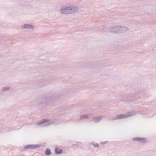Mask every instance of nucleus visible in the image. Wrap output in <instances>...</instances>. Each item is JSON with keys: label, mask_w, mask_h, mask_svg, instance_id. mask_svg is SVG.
I'll return each mask as SVG.
<instances>
[{"label": "nucleus", "mask_w": 156, "mask_h": 156, "mask_svg": "<svg viewBox=\"0 0 156 156\" xmlns=\"http://www.w3.org/2000/svg\"><path fill=\"white\" fill-rule=\"evenodd\" d=\"M78 10L77 7L75 6H67L63 7L60 9L61 13L65 14H69L74 12Z\"/></svg>", "instance_id": "1"}, {"label": "nucleus", "mask_w": 156, "mask_h": 156, "mask_svg": "<svg viewBox=\"0 0 156 156\" xmlns=\"http://www.w3.org/2000/svg\"><path fill=\"white\" fill-rule=\"evenodd\" d=\"M41 147L39 144H28L24 146L23 148L26 150H33L35 148H38Z\"/></svg>", "instance_id": "2"}, {"label": "nucleus", "mask_w": 156, "mask_h": 156, "mask_svg": "<svg viewBox=\"0 0 156 156\" xmlns=\"http://www.w3.org/2000/svg\"><path fill=\"white\" fill-rule=\"evenodd\" d=\"M136 95L134 93H131L125 95V100L130 101L136 99Z\"/></svg>", "instance_id": "3"}, {"label": "nucleus", "mask_w": 156, "mask_h": 156, "mask_svg": "<svg viewBox=\"0 0 156 156\" xmlns=\"http://www.w3.org/2000/svg\"><path fill=\"white\" fill-rule=\"evenodd\" d=\"M132 113L131 112H129L126 114H122L118 115L116 116V119H122L126 118L128 117L132 116Z\"/></svg>", "instance_id": "4"}, {"label": "nucleus", "mask_w": 156, "mask_h": 156, "mask_svg": "<svg viewBox=\"0 0 156 156\" xmlns=\"http://www.w3.org/2000/svg\"><path fill=\"white\" fill-rule=\"evenodd\" d=\"M119 26H116L112 27L110 29V31L114 33H119Z\"/></svg>", "instance_id": "5"}, {"label": "nucleus", "mask_w": 156, "mask_h": 156, "mask_svg": "<svg viewBox=\"0 0 156 156\" xmlns=\"http://www.w3.org/2000/svg\"><path fill=\"white\" fill-rule=\"evenodd\" d=\"M128 28L124 26H119V33L125 32L128 31Z\"/></svg>", "instance_id": "6"}, {"label": "nucleus", "mask_w": 156, "mask_h": 156, "mask_svg": "<svg viewBox=\"0 0 156 156\" xmlns=\"http://www.w3.org/2000/svg\"><path fill=\"white\" fill-rule=\"evenodd\" d=\"M50 121V119H44L43 120H41L39 122L36 123V125H41L44 123L48 122H49Z\"/></svg>", "instance_id": "7"}, {"label": "nucleus", "mask_w": 156, "mask_h": 156, "mask_svg": "<svg viewBox=\"0 0 156 156\" xmlns=\"http://www.w3.org/2000/svg\"><path fill=\"white\" fill-rule=\"evenodd\" d=\"M58 120V119H55L53 121L50 123H48L47 124V126H48L51 124H54L55 125H57L58 124H60Z\"/></svg>", "instance_id": "8"}, {"label": "nucleus", "mask_w": 156, "mask_h": 156, "mask_svg": "<svg viewBox=\"0 0 156 156\" xmlns=\"http://www.w3.org/2000/svg\"><path fill=\"white\" fill-rule=\"evenodd\" d=\"M52 100V97L51 96H47L43 98V100L45 103H49Z\"/></svg>", "instance_id": "9"}, {"label": "nucleus", "mask_w": 156, "mask_h": 156, "mask_svg": "<svg viewBox=\"0 0 156 156\" xmlns=\"http://www.w3.org/2000/svg\"><path fill=\"white\" fill-rule=\"evenodd\" d=\"M102 116H100L96 117H94L93 118V121L96 123L100 121L102 119Z\"/></svg>", "instance_id": "10"}, {"label": "nucleus", "mask_w": 156, "mask_h": 156, "mask_svg": "<svg viewBox=\"0 0 156 156\" xmlns=\"http://www.w3.org/2000/svg\"><path fill=\"white\" fill-rule=\"evenodd\" d=\"M34 27L30 24H24L22 26V28L33 29Z\"/></svg>", "instance_id": "11"}, {"label": "nucleus", "mask_w": 156, "mask_h": 156, "mask_svg": "<svg viewBox=\"0 0 156 156\" xmlns=\"http://www.w3.org/2000/svg\"><path fill=\"white\" fill-rule=\"evenodd\" d=\"M147 141V139L144 137H139V141L142 143H145Z\"/></svg>", "instance_id": "12"}, {"label": "nucleus", "mask_w": 156, "mask_h": 156, "mask_svg": "<svg viewBox=\"0 0 156 156\" xmlns=\"http://www.w3.org/2000/svg\"><path fill=\"white\" fill-rule=\"evenodd\" d=\"M140 88L142 92H143L147 89V85H141L140 87Z\"/></svg>", "instance_id": "13"}, {"label": "nucleus", "mask_w": 156, "mask_h": 156, "mask_svg": "<svg viewBox=\"0 0 156 156\" xmlns=\"http://www.w3.org/2000/svg\"><path fill=\"white\" fill-rule=\"evenodd\" d=\"M10 87H2V91L3 92H5L9 90Z\"/></svg>", "instance_id": "14"}, {"label": "nucleus", "mask_w": 156, "mask_h": 156, "mask_svg": "<svg viewBox=\"0 0 156 156\" xmlns=\"http://www.w3.org/2000/svg\"><path fill=\"white\" fill-rule=\"evenodd\" d=\"M45 154L46 155H49L51 154L50 150L49 148H47L45 151Z\"/></svg>", "instance_id": "15"}, {"label": "nucleus", "mask_w": 156, "mask_h": 156, "mask_svg": "<svg viewBox=\"0 0 156 156\" xmlns=\"http://www.w3.org/2000/svg\"><path fill=\"white\" fill-rule=\"evenodd\" d=\"M55 151L56 154H62V152L63 151L61 149H60L59 151H58V149L57 148H56L55 149Z\"/></svg>", "instance_id": "16"}, {"label": "nucleus", "mask_w": 156, "mask_h": 156, "mask_svg": "<svg viewBox=\"0 0 156 156\" xmlns=\"http://www.w3.org/2000/svg\"><path fill=\"white\" fill-rule=\"evenodd\" d=\"M88 118V117L87 116V115H81L80 116V118L79 120L80 121L82 119H87Z\"/></svg>", "instance_id": "17"}, {"label": "nucleus", "mask_w": 156, "mask_h": 156, "mask_svg": "<svg viewBox=\"0 0 156 156\" xmlns=\"http://www.w3.org/2000/svg\"><path fill=\"white\" fill-rule=\"evenodd\" d=\"M133 141H139V137H135L132 139Z\"/></svg>", "instance_id": "18"}, {"label": "nucleus", "mask_w": 156, "mask_h": 156, "mask_svg": "<svg viewBox=\"0 0 156 156\" xmlns=\"http://www.w3.org/2000/svg\"><path fill=\"white\" fill-rule=\"evenodd\" d=\"M110 119L111 121H113V120H117V119H116V117H114L110 118Z\"/></svg>", "instance_id": "19"}, {"label": "nucleus", "mask_w": 156, "mask_h": 156, "mask_svg": "<svg viewBox=\"0 0 156 156\" xmlns=\"http://www.w3.org/2000/svg\"><path fill=\"white\" fill-rule=\"evenodd\" d=\"M94 146L96 147H99V145L98 143H96L94 144Z\"/></svg>", "instance_id": "20"}, {"label": "nucleus", "mask_w": 156, "mask_h": 156, "mask_svg": "<svg viewBox=\"0 0 156 156\" xmlns=\"http://www.w3.org/2000/svg\"><path fill=\"white\" fill-rule=\"evenodd\" d=\"M107 142V141L101 142L100 143V144L101 145H104V144H106Z\"/></svg>", "instance_id": "21"}, {"label": "nucleus", "mask_w": 156, "mask_h": 156, "mask_svg": "<svg viewBox=\"0 0 156 156\" xmlns=\"http://www.w3.org/2000/svg\"><path fill=\"white\" fill-rule=\"evenodd\" d=\"M104 30V29H103V30H100V31L101 32H103V31H105V30Z\"/></svg>", "instance_id": "22"}]
</instances>
